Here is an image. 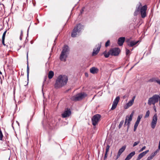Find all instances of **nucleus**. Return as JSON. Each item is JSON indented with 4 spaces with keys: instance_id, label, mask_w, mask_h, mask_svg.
Instances as JSON below:
<instances>
[{
    "instance_id": "obj_1",
    "label": "nucleus",
    "mask_w": 160,
    "mask_h": 160,
    "mask_svg": "<svg viewBox=\"0 0 160 160\" xmlns=\"http://www.w3.org/2000/svg\"><path fill=\"white\" fill-rule=\"evenodd\" d=\"M68 80V77L64 75H60L56 79L54 87L56 88H61L66 85Z\"/></svg>"
},
{
    "instance_id": "obj_2",
    "label": "nucleus",
    "mask_w": 160,
    "mask_h": 160,
    "mask_svg": "<svg viewBox=\"0 0 160 160\" xmlns=\"http://www.w3.org/2000/svg\"><path fill=\"white\" fill-rule=\"evenodd\" d=\"M70 49L69 47L67 45H65L62 48V51L60 57L61 61L65 62L69 53Z\"/></svg>"
},
{
    "instance_id": "obj_3",
    "label": "nucleus",
    "mask_w": 160,
    "mask_h": 160,
    "mask_svg": "<svg viewBox=\"0 0 160 160\" xmlns=\"http://www.w3.org/2000/svg\"><path fill=\"white\" fill-rule=\"evenodd\" d=\"M83 26L81 24L79 23L77 24L74 27L73 30L72 34L71 36L72 37H75L80 32L82 29Z\"/></svg>"
},
{
    "instance_id": "obj_4",
    "label": "nucleus",
    "mask_w": 160,
    "mask_h": 160,
    "mask_svg": "<svg viewBox=\"0 0 160 160\" xmlns=\"http://www.w3.org/2000/svg\"><path fill=\"white\" fill-rule=\"evenodd\" d=\"M87 96V94L84 92L78 93L72 96L71 98V100L72 101H80L86 97Z\"/></svg>"
},
{
    "instance_id": "obj_5",
    "label": "nucleus",
    "mask_w": 160,
    "mask_h": 160,
    "mask_svg": "<svg viewBox=\"0 0 160 160\" xmlns=\"http://www.w3.org/2000/svg\"><path fill=\"white\" fill-rule=\"evenodd\" d=\"M159 95L154 94L152 97L149 98L148 101V104L151 105H154L155 104L158 102L159 100Z\"/></svg>"
},
{
    "instance_id": "obj_6",
    "label": "nucleus",
    "mask_w": 160,
    "mask_h": 160,
    "mask_svg": "<svg viewBox=\"0 0 160 160\" xmlns=\"http://www.w3.org/2000/svg\"><path fill=\"white\" fill-rule=\"evenodd\" d=\"M101 116L99 114H97L94 115L92 119V124L93 126H96L100 120Z\"/></svg>"
},
{
    "instance_id": "obj_7",
    "label": "nucleus",
    "mask_w": 160,
    "mask_h": 160,
    "mask_svg": "<svg viewBox=\"0 0 160 160\" xmlns=\"http://www.w3.org/2000/svg\"><path fill=\"white\" fill-rule=\"evenodd\" d=\"M147 7L146 5L140 7V11L141 14V17L142 18H145L146 16V12Z\"/></svg>"
},
{
    "instance_id": "obj_8",
    "label": "nucleus",
    "mask_w": 160,
    "mask_h": 160,
    "mask_svg": "<svg viewBox=\"0 0 160 160\" xmlns=\"http://www.w3.org/2000/svg\"><path fill=\"white\" fill-rule=\"evenodd\" d=\"M158 120V116L156 113L152 117V119L151 123V128L154 129L156 125Z\"/></svg>"
},
{
    "instance_id": "obj_9",
    "label": "nucleus",
    "mask_w": 160,
    "mask_h": 160,
    "mask_svg": "<svg viewBox=\"0 0 160 160\" xmlns=\"http://www.w3.org/2000/svg\"><path fill=\"white\" fill-rule=\"evenodd\" d=\"M120 50L119 48H114L110 50V55L112 56L118 55L120 52Z\"/></svg>"
},
{
    "instance_id": "obj_10",
    "label": "nucleus",
    "mask_w": 160,
    "mask_h": 160,
    "mask_svg": "<svg viewBox=\"0 0 160 160\" xmlns=\"http://www.w3.org/2000/svg\"><path fill=\"white\" fill-rule=\"evenodd\" d=\"M120 100V98L119 97H117L114 100L113 102L112 107L111 108L112 110H114L117 107V106L118 103V102Z\"/></svg>"
},
{
    "instance_id": "obj_11",
    "label": "nucleus",
    "mask_w": 160,
    "mask_h": 160,
    "mask_svg": "<svg viewBox=\"0 0 160 160\" xmlns=\"http://www.w3.org/2000/svg\"><path fill=\"white\" fill-rule=\"evenodd\" d=\"M101 47V44H98L96 46V48L93 49L92 54L93 55L97 54L100 51Z\"/></svg>"
},
{
    "instance_id": "obj_12",
    "label": "nucleus",
    "mask_w": 160,
    "mask_h": 160,
    "mask_svg": "<svg viewBox=\"0 0 160 160\" xmlns=\"http://www.w3.org/2000/svg\"><path fill=\"white\" fill-rule=\"evenodd\" d=\"M135 96H133L132 99L130 100L128 103H127L126 105L124 106V108L126 109H128L129 107L132 106L134 103V100L135 98Z\"/></svg>"
},
{
    "instance_id": "obj_13",
    "label": "nucleus",
    "mask_w": 160,
    "mask_h": 160,
    "mask_svg": "<svg viewBox=\"0 0 160 160\" xmlns=\"http://www.w3.org/2000/svg\"><path fill=\"white\" fill-rule=\"evenodd\" d=\"M71 114V111L70 109L66 110L62 114V117L65 118L68 117Z\"/></svg>"
},
{
    "instance_id": "obj_14",
    "label": "nucleus",
    "mask_w": 160,
    "mask_h": 160,
    "mask_svg": "<svg viewBox=\"0 0 160 160\" xmlns=\"http://www.w3.org/2000/svg\"><path fill=\"white\" fill-rule=\"evenodd\" d=\"M148 152L149 150H147L140 153L139 154L136 160H140Z\"/></svg>"
},
{
    "instance_id": "obj_15",
    "label": "nucleus",
    "mask_w": 160,
    "mask_h": 160,
    "mask_svg": "<svg viewBox=\"0 0 160 160\" xmlns=\"http://www.w3.org/2000/svg\"><path fill=\"white\" fill-rule=\"evenodd\" d=\"M129 118L127 117H126V119L125 120V123L124 124V126H126V125L127 126V131H128V129L129 128L130 124V122L131 121H129Z\"/></svg>"
},
{
    "instance_id": "obj_16",
    "label": "nucleus",
    "mask_w": 160,
    "mask_h": 160,
    "mask_svg": "<svg viewBox=\"0 0 160 160\" xmlns=\"http://www.w3.org/2000/svg\"><path fill=\"white\" fill-rule=\"evenodd\" d=\"M125 40L124 37H121L118 38V44L120 46L122 45Z\"/></svg>"
},
{
    "instance_id": "obj_17",
    "label": "nucleus",
    "mask_w": 160,
    "mask_h": 160,
    "mask_svg": "<svg viewBox=\"0 0 160 160\" xmlns=\"http://www.w3.org/2000/svg\"><path fill=\"white\" fill-rule=\"evenodd\" d=\"M90 71V72L92 74H95L98 73L99 72L98 69L96 67H93L91 68Z\"/></svg>"
},
{
    "instance_id": "obj_18",
    "label": "nucleus",
    "mask_w": 160,
    "mask_h": 160,
    "mask_svg": "<svg viewBox=\"0 0 160 160\" xmlns=\"http://www.w3.org/2000/svg\"><path fill=\"white\" fill-rule=\"evenodd\" d=\"M29 69L28 66V62H27V84L26 85H25V86L27 85L29 82Z\"/></svg>"
},
{
    "instance_id": "obj_19",
    "label": "nucleus",
    "mask_w": 160,
    "mask_h": 160,
    "mask_svg": "<svg viewBox=\"0 0 160 160\" xmlns=\"http://www.w3.org/2000/svg\"><path fill=\"white\" fill-rule=\"evenodd\" d=\"M139 4L140 5L139 6H138V7L136 8V10L134 12V16H136L138 14V12L140 11V7H141V6H142L141 3L140 2Z\"/></svg>"
},
{
    "instance_id": "obj_20",
    "label": "nucleus",
    "mask_w": 160,
    "mask_h": 160,
    "mask_svg": "<svg viewBox=\"0 0 160 160\" xmlns=\"http://www.w3.org/2000/svg\"><path fill=\"white\" fill-rule=\"evenodd\" d=\"M157 153V151H156L153 153H152L150 155V156L146 160H151L155 156Z\"/></svg>"
},
{
    "instance_id": "obj_21",
    "label": "nucleus",
    "mask_w": 160,
    "mask_h": 160,
    "mask_svg": "<svg viewBox=\"0 0 160 160\" xmlns=\"http://www.w3.org/2000/svg\"><path fill=\"white\" fill-rule=\"evenodd\" d=\"M126 148V147L125 146H123L118 151V156H120L121 154L124 152Z\"/></svg>"
},
{
    "instance_id": "obj_22",
    "label": "nucleus",
    "mask_w": 160,
    "mask_h": 160,
    "mask_svg": "<svg viewBox=\"0 0 160 160\" xmlns=\"http://www.w3.org/2000/svg\"><path fill=\"white\" fill-rule=\"evenodd\" d=\"M138 41H131V42L128 43V45L129 47H132L136 44L138 43Z\"/></svg>"
},
{
    "instance_id": "obj_23",
    "label": "nucleus",
    "mask_w": 160,
    "mask_h": 160,
    "mask_svg": "<svg viewBox=\"0 0 160 160\" xmlns=\"http://www.w3.org/2000/svg\"><path fill=\"white\" fill-rule=\"evenodd\" d=\"M135 152L133 151L130 153L126 157V158L130 160L133 156L135 155Z\"/></svg>"
},
{
    "instance_id": "obj_24",
    "label": "nucleus",
    "mask_w": 160,
    "mask_h": 160,
    "mask_svg": "<svg viewBox=\"0 0 160 160\" xmlns=\"http://www.w3.org/2000/svg\"><path fill=\"white\" fill-rule=\"evenodd\" d=\"M29 121H28L27 125V130H26V133L27 136L28 134L29 136H30V132L29 129Z\"/></svg>"
},
{
    "instance_id": "obj_25",
    "label": "nucleus",
    "mask_w": 160,
    "mask_h": 160,
    "mask_svg": "<svg viewBox=\"0 0 160 160\" xmlns=\"http://www.w3.org/2000/svg\"><path fill=\"white\" fill-rule=\"evenodd\" d=\"M54 76V72L52 71H50L49 72L48 74V77L50 79L52 78Z\"/></svg>"
},
{
    "instance_id": "obj_26",
    "label": "nucleus",
    "mask_w": 160,
    "mask_h": 160,
    "mask_svg": "<svg viewBox=\"0 0 160 160\" xmlns=\"http://www.w3.org/2000/svg\"><path fill=\"white\" fill-rule=\"evenodd\" d=\"M155 77H153L150 79L148 82H157V81H158V79Z\"/></svg>"
},
{
    "instance_id": "obj_27",
    "label": "nucleus",
    "mask_w": 160,
    "mask_h": 160,
    "mask_svg": "<svg viewBox=\"0 0 160 160\" xmlns=\"http://www.w3.org/2000/svg\"><path fill=\"white\" fill-rule=\"evenodd\" d=\"M142 117V114H140L139 115L137 118V120L136 122H137V123H139L140 122V120Z\"/></svg>"
},
{
    "instance_id": "obj_28",
    "label": "nucleus",
    "mask_w": 160,
    "mask_h": 160,
    "mask_svg": "<svg viewBox=\"0 0 160 160\" xmlns=\"http://www.w3.org/2000/svg\"><path fill=\"white\" fill-rule=\"evenodd\" d=\"M103 54L104 55L105 58H107L109 57V55L110 54V51L108 52H107L106 51H105L103 52Z\"/></svg>"
},
{
    "instance_id": "obj_29",
    "label": "nucleus",
    "mask_w": 160,
    "mask_h": 160,
    "mask_svg": "<svg viewBox=\"0 0 160 160\" xmlns=\"http://www.w3.org/2000/svg\"><path fill=\"white\" fill-rule=\"evenodd\" d=\"M134 112H132L130 114V116H127V117L129 118V121H132V118Z\"/></svg>"
},
{
    "instance_id": "obj_30",
    "label": "nucleus",
    "mask_w": 160,
    "mask_h": 160,
    "mask_svg": "<svg viewBox=\"0 0 160 160\" xmlns=\"http://www.w3.org/2000/svg\"><path fill=\"white\" fill-rule=\"evenodd\" d=\"M139 124V123H138L135 122V124L134 125V129H133V130L134 132H135L136 131L137 128Z\"/></svg>"
},
{
    "instance_id": "obj_31",
    "label": "nucleus",
    "mask_w": 160,
    "mask_h": 160,
    "mask_svg": "<svg viewBox=\"0 0 160 160\" xmlns=\"http://www.w3.org/2000/svg\"><path fill=\"white\" fill-rule=\"evenodd\" d=\"M150 115V111L149 110H148L146 112V113L144 117V118H148Z\"/></svg>"
},
{
    "instance_id": "obj_32",
    "label": "nucleus",
    "mask_w": 160,
    "mask_h": 160,
    "mask_svg": "<svg viewBox=\"0 0 160 160\" xmlns=\"http://www.w3.org/2000/svg\"><path fill=\"white\" fill-rule=\"evenodd\" d=\"M123 122H124L123 120H122V121H121L120 122L119 124V126H118V127H119V128H120L122 126V125H123Z\"/></svg>"
},
{
    "instance_id": "obj_33",
    "label": "nucleus",
    "mask_w": 160,
    "mask_h": 160,
    "mask_svg": "<svg viewBox=\"0 0 160 160\" xmlns=\"http://www.w3.org/2000/svg\"><path fill=\"white\" fill-rule=\"evenodd\" d=\"M109 148H110V146L109 145H108L107 146L106 148V153H108V152L109 151Z\"/></svg>"
},
{
    "instance_id": "obj_34",
    "label": "nucleus",
    "mask_w": 160,
    "mask_h": 160,
    "mask_svg": "<svg viewBox=\"0 0 160 160\" xmlns=\"http://www.w3.org/2000/svg\"><path fill=\"white\" fill-rule=\"evenodd\" d=\"M7 32V30H6L3 33L2 36V39H5V36H6V34Z\"/></svg>"
},
{
    "instance_id": "obj_35",
    "label": "nucleus",
    "mask_w": 160,
    "mask_h": 160,
    "mask_svg": "<svg viewBox=\"0 0 160 160\" xmlns=\"http://www.w3.org/2000/svg\"><path fill=\"white\" fill-rule=\"evenodd\" d=\"M110 43V41L109 40L107 41L105 43V47H107L109 45Z\"/></svg>"
},
{
    "instance_id": "obj_36",
    "label": "nucleus",
    "mask_w": 160,
    "mask_h": 160,
    "mask_svg": "<svg viewBox=\"0 0 160 160\" xmlns=\"http://www.w3.org/2000/svg\"><path fill=\"white\" fill-rule=\"evenodd\" d=\"M140 141H138L136 142H135L133 144V147H134L136 145H137L139 143Z\"/></svg>"
},
{
    "instance_id": "obj_37",
    "label": "nucleus",
    "mask_w": 160,
    "mask_h": 160,
    "mask_svg": "<svg viewBox=\"0 0 160 160\" xmlns=\"http://www.w3.org/2000/svg\"><path fill=\"white\" fill-rule=\"evenodd\" d=\"M126 55H128L130 53V50L128 49H126Z\"/></svg>"
},
{
    "instance_id": "obj_38",
    "label": "nucleus",
    "mask_w": 160,
    "mask_h": 160,
    "mask_svg": "<svg viewBox=\"0 0 160 160\" xmlns=\"http://www.w3.org/2000/svg\"><path fill=\"white\" fill-rule=\"evenodd\" d=\"M22 35H23V31H22V30L21 31V33H20V40H22Z\"/></svg>"
},
{
    "instance_id": "obj_39",
    "label": "nucleus",
    "mask_w": 160,
    "mask_h": 160,
    "mask_svg": "<svg viewBox=\"0 0 160 160\" xmlns=\"http://www.w3.org/2000/svg\"><path fill=\"white\" fill-rule=\"evenodd\" d=\"M146 148V147L145 146H144L142 148H141L140 151H139V152H142V151H143Z\"/></svg>"
},
{
    "instance_id": "obj_40",
    "label": "nucleus",
    "mask_w": 160,
    "mask_h": 160,
    "mask_svg": "<svg viewBox=\"0 0 160 160\" xmlns=\"http://www.w3.org/2000/svg\"><path fill=\"white\" fill-rule=\"evenodd\" d=\"M5 39H2V44L4 46H5L6 45L4 43Z\"/></svg>"
},
{
    "instance_id": "obj_41",
    "label": "nucleus",
    "mask_w": 160,
    "mask_h": 160,
    "mask_svg": "<svg viewBox=\"0 0 160 160\" xmlns=\"http://www.w3.org/2000/svg\"><path fill=\"white\" fill-rule=\"evenodd\" d=\"M107 154H108V153H106V152H105V156L104 157V159H105L107 158Z\"/></svg>"
},
{
    "instance_id": "obj_42",
    "label": "nucleus",
    "mask_w": 160,
    "mask_h": 160,
    "mask_svg": "<svg viewBox=\"0 0 160 160\" xmlns=\"http://www.w3.org/2000/svg\"><path fill=\"white\" fill-rule=\"evenodd\" d=\"M120 156H119V155L118 156V155L117 154V155L116 156V157L115 158V160L119 158V157Z\"/></svg>"
},
{
    "instance_id": "obj_43",
    "label": "nucleus",
    "mask_w": 160,
    "mask_h": 160,
    "mask_svg": "<svg viewBox=\"0 0 160 160\" xmlns=\"http://www.w3.org/2000/svg\"><path fill=\"white\" fill-rule=\"evenodd\" d=\"M153 108L154 109V111L155 112H157V110H156V107H155V105H154V106L153 107Z\"/></svg>"
},
{
    "instance_id": "obj_44",
    "label": "nucleus",
    "mask_w": 160,
    "mask_h": 160,
    "mask_svg": "<svg viewBox=\"0 0 160 160\" xmlns=\"http://www.w3.org/2000/svg\"><path fill=\"white\" fill-rule=\"evenodd\" d=\"M157 83L160 85V79H158V81H157Z\"/></svg>"
},
{
    "instance_id": "obj_45",
    "label": "nucleus",
    "mask_w": 160,
    "mask_h": 160,
    "mask_svg": "<svg viewBox=\"0 0 160 160\" xmlns=\"http://www.w3.org/2000/svg\"><path fill=\"white\" fill-rule=\"evenodd\" d=\"M30 28V25L29 26V27L28 28V29L27 30V35H28V32H29V29Z\"/></svg>"
},
{
    "instance_id": "obj_46",
    "label": "nucleus",
    "mask_w": 160,
    "mask_h": 160,
    "mask_svg": "<svg viewBox=\"0 0 160 160\" xmlns=\"http://www.w3.org/2000/svg\"><path fill=\"white\" fill-rule=\"evenodd\" d=\"M29 139V138H27V143H26V144L27 145H28V140Z\"/></svg>"
},
{
    "instance_id": "obj_47",
    "label": "nucleus",
    "mask_w": 160,
    "mask_h": 160,
    "mask_svg": "<svg viewBox=\"0 0 160 160\" xmlns=\"http://www.w3.org/2000/svg\"><path fill=\"white\" fill-rule=\"evenodd\" d=\"M85 75H86V76H88V73H85Z\"/></svg>"
},
{
    "instance_id": "obj_48",
    "label": "nucleus",
    "mask_w": 160,
    "mask_h": 160,
    "mask_svg": "<svg viewBox=\"0 0 160 160\" xmlns=\"http://www.w3.org/2000/svg\"><path fill=\"white\" fill-rule=\"evenodd\" d=\"M125 160H129L126 158L125 159Z\"/></svg>"
},
{
    "instance_id": "obj_49",
    "label": "nucleus",
    "mask_w": 160,
    "mask_h": 160,
    "mask_svg": "<svg viewBox=\"0 0 160 160\" xmlns=\"http://www.w3.org/2000/svg\"><path fill=\"white\" fill-rule=\"evenodd\" d=\"M2 74V72L0 71V74Z\"/></svg>"
},
{
    "instance_id": "obj_50",
    "label": "nucleus",
    "mask_w": 160,
    "mask_h": 160,
    "mask_svg": "<svg viewBox=\"0 0 160 160\" xmlns=\"http://www.w3.org/2000/svg\"><path fill=\"white\" fill-rule=\"evenodd\" d=\"M32 3H33V5H34V6L35 5V4H34V3H33V1H32Z\"/></svg>"
},
{
    "instance_id": "obj_51",
    "label": "nucleus",
    "mask_w": 160,
    "mask_h": 160,
    "mask_svg": "<svg viewBox=\"0 0 160 160\" xmlns=\"http://www.w3.org/2000/svg\"><path fill=\"white\" fill-rule=\"evenodd\" d=\"M28 53H27V58H28Z\"/></svg>"
},
{
    "instance_id": "obj_52",
    "label": "nucleus",
    "mask_w": 160,
    "mask_h": 160,
    "mask_svg": "<svg viewBox=\"0 0 160 160\" xmlns=\"http://www.w3.org/2000/svg\"><path fill=\"white\" fill-rule=\"evenodd\" d=\"M133 68V67H132L131 68Z\"/></svg>"
},
{
    "instance_id": "obj_53",
    "label": "nucleus",
    "mask_w": 160,
    "mask_h": 160,
    "mask_svg": "<svg viewBox=\"0 0 160 160\" xmlns=\"http://www.w3.org/2000/svg\"><path fill=\"white\" fill-rule=\"evenodd\" d=\"M133 68V67H132L131 68Z\"/></svg>"
}]
</instances>
